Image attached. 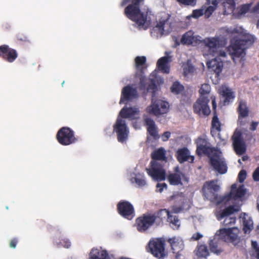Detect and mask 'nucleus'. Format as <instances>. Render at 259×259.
Segmentation results:
<instances>
[{
	"label": "nucleus",
	"mask_w": 259,
	"mask_h": 259,
	"mask_svg": "<svg viewBox=\"0 0 259 259\" xmlns=\"http://www.w3.org/2000/svg\"><path fill=\"white\" fill-rule=\"evenodd\" d=\"M171 27L168 19H162L151 30V35L154 38H159L170 32Z\"/></svg>",
	"instance_id": "f8f14e48"
},
{
	"label": "nucleus",
	"mask_w": 259,
	"mask_h": 259,
	"mask_svg": "<svg viewBox=\"0 0 259 259\" xmlns=\"http://www.w3.org/2000/svg\"><path fill=\"white\" fill-rule=\"evenodd\" d=\"M226 31L229 34H238L241 36L239 39L236 40L234 42H231L229 51L234 60L237 59L241 60L245 55V49L254 42V36L247 33L246 31L240 26L228 28Z\"/></svg>",
	"instance_id": "f257e3e1"
},
{
	"label": "nucleus",
	"mask_w": 259,
	"mask_h": 259,
	"mask_svg": "<svg viewBox=\"0 0 259 259\" xmlns=\"http://www.w3.org/2000/svg\"><path fill=\"white\" fill-rule=\"evenodd\" d=\"M238 161L239 163H241V160L240 159H239Z\"/></svg>",
	"instance_id": "774afa93"
},
{
	"label": "nucleus",
	"mask_w": 259,
	"mask_h": 259,
	"mask_svg": "<svg viewBox=\"0 0 259 259\" xmlns=\"http://www.w3.org/2000/svg\"><path fill=\"white\" fill-rule=\"evenodd\" d=\"M130 180L132 183H135L139 187H142L146 185L143 174L140 173L137 168H135L130 172Z\"/></svg>",
	"instance_id": "393cba45"
},
{
	"label": "nucleus",
	"mask_w": 259,
	"mask_h": 259,
	"mask_svg": "<svg viewBox=\"0 0 259 259\" xmlns=\"http://www.w3.org/2000/svg\"><path fill=\"white\" fill-rule=\"evenodd\" d=\"M253 178L254 181H259V167H257L253 174Z\"/></svg>",
	"instance_id": "864d4df0"
},
{
	"label": "nucleus",
	"mask_w": 259,
	"mask_h": 259,
	"mask_svg": "<svg viewBox=\"0 0 259 259\" xmlns=\"http://www.w3.org/2000/svg\"><path fill=\"white\" fill-rule=\"evenodd\" d=\"M130 1H131V0H122V1L121 2L120 5L121 6H124L126 4H127Z\"/></svg>",
	"instance_id": "bf43d9fd"
},
{
	"label": "nucleus",
	"mask_w": 259,
	"mask_h": 259,
	"mask_svg": "<svg viewBox=\"0 0 259 259\" xmlns=\"http://www.w3.org/2000/svg\"><path fill=\"white\" fill-rule=\"evenodd\" d=\"M221 131L220 123L217 116L214 115L212 120V130L211 134L212 136H214L215 133L219 132Z\"/></svg>",
	"instance_id": "58836bf2"
},
{
	"label": "nucleus",
	"mask_w": 259,
	"mask_h": 259,
	"mask_svg": "<svg viewBox=\"0 0 259 259\" xmlns=\"http://www.w3.org/2000/svg\"><path fill=\"white\" fill-rule=\"evenodd\" d=\"M10 246L11 248H15L16 247V242L15 241H12L10 243Z\"/></svg>",
	"instance_id": "13d9d810"
},
{
	"label": "nucleus",
	"mask_w": 259,
	"mask_h": 259,
	"mask_svg": "<svg viewBox=\"0 0 259 259\" xmlns=\"http://www.w3.org/2000/svg\"><path fill=\"white\" fill-rule=\"evenodd\" d=\"M234 201H235V205L228 207L223 211L218 213L217 216L218 220L220 221L224 219L223 223L226 227H230L235 224L236 222L235 218L231 217L230 215L235 212L239 211L240 206L242 204V201L238 200Z\"/></svg>",
	"instance_id": "1a4fd4ad"
},
{
	"label": "nucleus",
	"mask_w": 259,
	"mask_h": 259,
	"mask_svg": "<svg viewBox=\"0 0 259 259\" xmlns=\"http://www.w3.org/2000/svg\"><path fill=\"white\" fill-rule=\"evenodd\" d=\"M163 79L160 76H157V71H154L150 75L149 79L145 77L141 76L140 78L141 87L145 89L148 84L147 90L148 92H154L156 89V83L158 84L163 83Z\"/></svg>",
	"instance_id": "ddd939ff"
},
{
	"label": "nucleus",
	"mask_w": 259,
	"mask_h": 259,
	"mask_svg": "<svg viewBox=\"0 0 259 259\" xmlns=\"http://www.w3.org/2000/svg\"><path fill=\"white\" fill-rule=\"evenodd\" d=\"M204 9H202V7L200 9L195 10L193 11L192 14L191 15H189L187 17L188 19H190L191 17H193L195 19L198 18L204 14Z\"/></svg>",
	"instance_id": "c03bdc74"
},
{
	"label": "nucleus",
	"mask_w": 259,
	"mask_h": 259,
	"mask_svg": "<svg viewBox=\"0 0 259 259\" xmlns=\"http://www.w3.org/2000/svg\"><path fill=\"white\" fill-rule=\"evenodd\" d=\"M195 71V68L191 61L188 60L186 63L183 65V74L185 76H188Z\"/></svg>",
	"instance_id": "ea45409f"
},
{
	"label": "nucleus",
	"mask_w": 259,
	"mask_h": 259,
	"mask_svg": "<svg viewBox=\"0 0 259 259\" xmlns=\"http://www.w3.org/2000/svg\"><path fill=\"white\" fill-rule=\"evenodd\" d=\"M146 62V58L144 56L137 57L135 59V65L138 69H141Z\"/></svg>",
	"instance_id": "37998d69"
},
{
	"label": "nucleus",
	"mask_w": 259,
	"mask_h": 259,
	"mask_svg": "<svg viewBox=\"0 0 259 259\" xmlns=\"http://www.w3.org/2000/svg\"><path fill=\"white\" fill-rule=\"evenodd\" d=\"M195 251L198 257L206 258L209 254L208 249L205 245H198Z\"/></svg>",
	"instance_id": "e433bc0d"
},
{
	"label": "nucleus",
	"mask_w": 259,
	"mask_h": 259,
	"mask_svg": "<svg viewBox=\"0 0 259 259\" xmlns=\"http://www.w3.org/2000/svg\"><path fill=\"white\" fill-rule=\"evenodd\" d=\"M246 177V171L244 170H241L238 175L239 183H237L232 185L229 195L225 196L223 199V201L231 198H233L234 200H238L242 201L243 197L246 193V189L241 183L244 181Z\"/></svg>",
	"instance_id": "6e6552de"
},
{
	"label": "nucleus",
	"mask_w": 259,
	"mask_h": 259,
	"mask_svg": "<svg viewBox=\"0 0 259 259\" xmlns=\"http://www.w3.org/2000/svg\"><path fill=\"white\" fill-rule=\"evenodd\" d=\"M119 213L124 218L131 220L134 217L133 205L127 201L120 202L118 204Z\"/></svg>",
	"instance_id": "a211bd4d"
},
{
	"label": "nucleus",
	"mask_w": 259,
	"mask_h": 259,
	"mask_svg": "<svg viewBox=\"0 0 259 259\" xmlns=\"http://www.w3.org/2000/svg\"><path fill=\"white\" fill-rule=\"evenodd\" d=\"M167 187V185L164 183H157L156 187H157V192L161 193L163 191L164 189H166Z\"/></svg>",
	"instance_id": "8fccbe9b"
},
{
	"label": "nucleus",
	"mask_w": 259,
	"mask_h": 259,
	"mask_svg": "<svg viewBox=\"0 0 259 259\" xmlns=\"http://www.w3.org/2000/svg\"><path fill=\"white\" fill-rule=\"evenodd\" d=\"M177 1L183 5L193 6L196 4V0H177Z\"/></svg>",
	"instance_id": "de8ad7c7"
},
{
	"label": "nucleus",
	"mask_w": 259,
	"mask_h": 259,
	"mask_svg": "<svg viewBox=\"0 0 259 259\" xmlns=\"http://www.w3.org/2000/svg\"><path fill=\"white\" fill-rule=\"evenodd\" d=\"M251 246L253 249V255L259 259V246L256 241H252Z\"/></svg>",
	"instance_id": "a18cd8bd"
},
{
	"label": "nucleus",
	"mask_w": 259,
	"mask_h": 259,
	"mask_svg": "<svg viewBox=\"0 0 259 259\" xmlns=\"http://www.w3.org/2000/svg\"><path fill=\"white\" fill-rule=\"evenodd\" d=\"M204 45V56L211 55L212 57H226V49L223 45L222 41L218 37H207L203 40Z\"/></svg>",
	"instance_id": "423d86ee"
},
{
	"label": "nucleus",
	"mask_w": 259,
	"mask_h": 259,
	"mask_svg": "<svg viewBox=\"0 0 259 259\" xmlns=\"http://www.w3.org/2000/svg\"><path fill=\"white\" fill-rule=\"evenodd\" d=\"M250 13L255 15H259V2L251 10H250Z\"/></svg>",
	"instance_id": "3c124183"
},
{
	"label": "nucleus",
	"mask_w": 259,
	"mask_h": 259,
	"mask_svg": "<svg viewBox=\"0 0 259 259\" xmlns=\"http://www.w3.org/2000/svg\"><path fill=\"white\" fill-rule=\"evenodd\" d=\"M144 120L145 125L147 126V131L149 134L154 139L158 138L157 128L154 120L147 115L144 116Z\"/></svg>",
	"instance_id": "cd10ccee"
},
{
	"label": "nucleus",
	"mask_w": 259,
	"mask_h": 259,
	"mask_svg": "<svg viewBox=\"0 0 259 259\" xmlns=\"http://www.w3.org/2000/svg\"><path fill=\"white\" fill-rule=\"evenodd\" d=\"M224 8V14L228 15L233 12L235 8V5L232 2V1L227 0L223 4Z\"/></svg>",
	"instance_id": "a19ab883"
},
{
	"label": "nucleus",
	"mask_w": 259,
	"mask_h": 259,
	"mask_svg": "<svg viewBox=\"0 0 259 259\" xmlns=\"http://www.w3.org/2000/svg\"><path fill=\"white\" fill-rule=\"evenodd\" d=\"M184 90V87L178 81L174 82L171 87V92L175 94H181Z\"/></svg>",
	"instance_id": "79ce46f5"
},
{
	"label": "nucleus",
	"mask_w": 259,
	"mask_h": 259,
	"mask_svg": "<svg viewBox=\"0 0 259 259\" xmlns=\"http://www.w3.org/2000/svg\"><path fill=\"white\" fill-rule=\"evenodd\" d=\"M238 111L239 112V116L238 118V123L240 125L245 124V120L243 118L248 116V110L246 106V102L244 101H240L238 107Z\"/></svg>",
	"instance_id": "473e14b6"
},
{
	"label": "nucleus",
	"mask_w": 259,
	"mask_h": 259,
	"mask_svg": "<svg viewBox=\"0 0 259 259\" xmlns=\"http://www.w3.org/2000/svg\"><path fill=\"white\" fill-rule=\"evenodd\" d=\"M59 142L64 145H68L75 141L73 132L68 127H63L59 131L57 135Z\"/></svg>",
	"instance_id": "4468645a"
},
{
	"label": "nucleus",
	"mask_w": 259,
	"mask_h": 259,
	"mask_svg": "<svg viewBox=\"0 0 259 259\" xmlns=\"http://www.w3.org/2000/svg\"><path fill=\"white\" fill-rule=\"evenodd\" d=\"M251 7V4H246L242 6L239 11V13L240 15H243L246 14L249 10Z\"/></svg>",
	"instance_id": "49530a36"
},
{
	"label": "nucleus",
	"mask_w": 259,
	"mask_h": 259,
	"mask_svg": "<svg viewBox=\"0 0 259 259\" xmlns=\"http://www.w3.org/2000/svg\"><path fill=\"white\" fill-rule=\"evenodd\" d=\"M170 136V133L168 132H165L162 136V140L164 142L166 141Z\"/></svg>",
	"instance_id": "5fc2aeb1"
},
{
	"label": "nucleus",
	"mask_w": 259,
	"mask_h": 259,
	"mask_svg": "<svg viewBox=\"0 0 259 259\" xmlns=\"http://www.w3.org/2000/svg\"><path fill=\"white\" fill-rule=\"evenodd\" d=\"M167 179L169 183L174 185L181 184L182 181L188 182L187 178L179 170L178 167H175V172L169 174Z\"/></svg>",
	"instance_id": "aec40b11"
},
{
	"label": "nucleus",
	"mask_w": 259,
	"mask_h": 259,
	"mask_svg": "<svg viewBox=\"0 0 259 259\" xmlns=\"http://www.w3.org/2000/svg\"><path fill=\"white\" fill-rule=\"evenodd\" d=\"M203 236V235L200 233H195L192 235L191 239L196 241L201 239Z\"/></svg>",
	"instance_id": "603ef678"
},
{
	"label": "nucleus",
	"mask_w": 259,
	"mask_h": 259,
	"mask_svg": "<svg viewBox=\"0 0 259 259\" xmlns=\"http://www.w3.org/2000/svg\"><path fill=\"white\" fill-rule=\"evenodd\" d=\"M239 230L238 228L233 227L230 229L228 242L238 247H243L245 241L238 236Z\"/></svg>",
	"instance_id": "b1692460"
},
{
	"label": "nucleus",
	"mask_w": 259,
	"mask_h": 259,
	"mask_svg": "<svg viewBox=\"0 0 259 259\" xmlns=\"http://www.w3.org/2000/svg\"><path fill=\"white\" fill-rule=\"evenodd\" d=\"M90 259H110V257L106 250L93 248L90 253Z\"/></svg>",
	"instance_id": "2f4dec72"
},
{
	"label": "nucleus",
	"mask_w": 259,
	"mask_h": 259,
	"mask_svg": "<svg viewBox=\"0 0 259 259\" xmlns=\"http://www.w3.org/2000/svg\"><path fill=\"white\" fill-rule=\"evenodd\" d=\"M181 211V209L179 207L174 208L172 209L171 211H170V213H171V214L174 215L173 213H178L180 212Z\"/></svg>",
	"instance_id": "6e6d98bb"
},
{
	"label": "nucleus",
	"mask_w": 259,
	"mask_h": 259,
	"mask_svg": "<svg viewBox=\"0 0 259 259\" xmlns=\"http://www.w3.org/2000/svg\"><path fill=\"white\" fill-rule=\"evenodd\" d=\"M144 0H132L127 6L124 13L126 17L134 22V25L140 29H146L150 24L151 11L147 9L141 10L140 7Z\"/></svg>",
	"instance_id": "f03ea898"
},
{
	"label": "nucleus",
	"mask_w": 259,
	"mask_h": 259,
	"mask_svg": "<svg viewBox=\"0 0 259 259\" xmlns=\"http://www.w3.org/2000/svg\"><path fill=\"white\" fill-rule=\"evenodd\" d=\"M257 207L259 211V196L258 197L257 199Z\"/></svg>",
	"instance_id": "e2e57ef3"
},
{
	"label": "nucleus",
	"mask_w": 259,
	"mask_h": 259,
	"mask_svg": "<svg viewBox=\"0 0 259 259\" xmlns=\"http://www.w3.org/2000/svg\"><path fill=\"white\" fill-rule=\"evenodd\" d=\"M64 82H65V81H63V82L62 83V87L63 86V84H64Z\"/></svg>",
	"instance_id": "338daca9"
},
{
	"label": "nucleus",
	"mask_w": 259,
	"mask_h": 259,
	"mask_svg": "<svg viewBox=\"0 0 259 259\" xmlns=\"http://www.w3.org/2000/svg\"><path fill=\"white\" fill-rule=\"evenodd\" d=\"M169 108V103L161 99H157L153 96L151 104L146 108L147 113L159 117L166 114Z\"/></svg>",
	"instance_id": "9d476101"
},
{
	"label": "nucleus",
	"mask_w": 259,
	"mask_h": 259,
	"mask_svg": "<svg viewBox=\"0 0 259 259\" xmlns=\"http://www.w3.org/2000/svg\"><path fill=\"white\" fill-rule=\"evenodd\" d=\"M218 239L214 236L212 240H211L209 242V249L210 250L217 254H220L222 251V249L219 245Z\"/></svg>",
	"instance_id": "4c0bfd02"
},
{
	"label": "nucleus",
	"mask_w": 259,
	"mask_h": 259,
	"mask_svg": "<svg viewBox=\"0 0 259 259\" xmlns=\"http://www.w3.org/2000/svg\"><path fill=\"white\" fill-rule=\"evenodd\" d=\"M247 159H248V157L247 156H243L242 157V159L243 161H245V160H247Z\"/></svg>",
	"instance_id": "680f3d73"
},
{
	"label": "nucleus",
	"mask_w": 259,
	"mask_h": 259,
	"mask_svg": "<svg viewBox=\"0 0 259 259\" xmlns=\"http://www.w3.org/2000/svg\"><path fill=\"white\" fill-rule=\"evenodd\" d=\"M177 157L178 160L180 163L185 161L193 162L194 160V156L190 155V151L187 148H183L178 149L177 152Z\"/></svg>",
	"instance_id": "c85d7f7f"
},
{
	"label": "nucleus",
	"mask_w": 259,
	"mask_h": 259,
	"mask_svg": "<svg viewBox=\"0 0 259 259\" xmlns=\"http://www.w3.org/2000/svg\"><path fill=\"white\" fill-rule=\"evenodd\" d=\"M0 56L12 62L17 57V54L15 50L9 48L7 45H4L0 47Z\"/></svg>",
	"instance_id": "a878e982"
},
{
	"label": "nucleus",
	"mask_w": 259,
	"mask_h": 259,
	"mask_svg": "<svg viewBox=\"0 0 259 259\" xmlns=\"http://www.w3.org/2000/svg\"><path fill=\"white\" fill-rule=\"evenodd\" d=\"M168 242L170 244L174 253H176V258H178L181 255L180 253L184 248V244L182 238L179 237H174L169 238Z\"/></svg>",
	"instance_id": "4be33fe9"
},
{
	"label": "nucleus",
	"mask_w": 259,
	"mask_h": 259,
	"mask_svg": "<svg viewBox=\"0 0 259 259\" xmlns=\"http://www.w3.org/2000/svg\"><path fill=\"white\" fill-rule=\"evenodd\" d=\"M200 37L195 35L192 31H189L185 33L181 39V41L184 44H195L200 40Z\"/></svg>",
	"instance_id": "7c9ffc66"
},
{
	"label": "nucleus",
	"mask_w": 259,
	"mask_h": 259,
	"mask_svg": "<svg viewBox=\"0 0 259 259\" xmlns=\"http://www.w3.org/2000/svg\"><path fill=\"white\" fill-rule=\"evenodd\" d=\"M171 52H165V56L160 58L157 62L158 69L163 73H168L169 72V63L171 61Z\"/></svg>",
	"instance_id": "412c9836"
},
{
	"label": "nucleus",
	"mask_w": 259,
	"mask_h": 259,
	"mask_svg": "<svg viewBox=\"0 0 259 259\" xmlns=\"http://www.w3.org/2000/svg\"><path fill=\"white\" fill-rule=\"evenodd\" d=\"M139 110L137 107L123 108L119 112V116L117 119L113 127V131L116 132L117 136L118 141L120 142H124L126 140L128 135V130L125 120L123 118L134 119L139 117Z\"/></svg>",
	"instance_id": "20e7f679"
},
{
	"label": "nucleus",
	"mask_w": 259,
	"mask_h": 259,
	"mask_svg": "<svg viewBox=\"0 0 259 259\" xmlns=\"http://www.w3.org/2000/svg\"><path fill=\"white\" fill-rule=\"evenodd\" d=\"M153 160L151 162V166L147 168L149 176L155 181H163L165 178V172L163 168V163L166 159L165 151L164 148H160L152 153Z\"/></svg>",
	"instance_id": "39448f33"
},
{
	"label": "nucleus",
	"mask_w": 259,
	"mask_h": 259,
	"mask_svg": "<svg viewBox=\"0 0 259 259\" xmlns=\"http://www.w3.org/2000/svg\"><path fill=\"white\" fill-rule=\"evenodd\" d=\"M196 143V152L198 155H207L214 170L220 174H225L227 171V166L221 152L218 149L211 148L209 143L203 139L198 138Z\"/></svg>",
	"instance_id": "7ed1b4c3"
},
{
	"label": "nucleus",
	"mask_w": 259,
	"mask_h": 259,
	"mask_svg": "<svg viewBox=\"0 0 259 259\" xmlns=\"http://www.w3.org/2000/svg\"><path fill=\"white\" fill-rule=\"evenodd\" d=\"M258 125V122H252L251 125L250 129L252 131H254L256 129V126Z\"/></svg>",
	"instance_id": "4d7b16f0"
},
{
	"label": "nucleus",
	"mask_w": 259,
	"mask_h": 259,
	"mask_svg": "<svg viewBox=\"0 0 259 259\" xmlns=\"http://www.w3.org/2000/svg\"><path fill=\"white\" fill-rule=\"evenodd\" d=\"M210 90V86L207 83L202 84L199 90L200 97L194 104V111L199 115H208L210 113L208 106L209 101L208 97Z\"/></svg>",
	"instance_id": "0eeeda50"
},
{
	"label": "nucleus",
	"mask_w": 259,
	"mask_h": 259,
	"mask_svg": "<svg viewBox=\"0 0 259 259\" xmlns=\"http://www.w3.org/2000/svg\"><path fill=\"white\" fill-rule=\"evenodd\" d=\"M156 217L154 215H144L137 219V229L140 232L146 230L152 226L155 221Z\"/></svg>",
	"instance_id": "f3484780"
},
{
	"label": "nucleus",
	"mask_w": 259,
	"mask_h": 259,
	"mask_svg": "<svg viewBox=\"0 0 259 259\" xmlns=\"http://www.w3.org/2000/svg\"><path fill=\"white\" fill-rule=\"evenodd\" d=\"M207 3L208 5L210 4V3L209 4V3L207 2ZM218 1L212 0L211 3V5H210L208 7H206V6L202 7V9H204V14L207 18L210 17V16L214 12L218 5Z\"/></svg>",
	"instance_id": "c9c22d12"
},
{
	"label": "nucleus",
	"mask_w": 259,
	"mask_h": 259,
	"mask_svg": "<svg viewBox=\"0 0 259 259\" xmlns=\"http://www.w3.org/2000/svg\"><path fill=\"white\" fill-rule=\"evenodd\" d=\"M149 247L152 254L158 258H161L165 255L164 244L159 239L150 241Z\"/></svg>",
	"instance_id": "2eb2a0df"
},
{
	"label": "nucleus",
	"mask_w": 259,
	"mask_h": 259,
	"mask_svg": "<svg viewBox=\"0 0 259 259\" xmlns=\"http://www.w3.org/2000/svg\"><path fill=\"white\" fill-rule=\"evenodd\" d=\"M137 92L135 88L127 85L122 90V97L120 101V104L124 103L125 101H131L137 97Z\"/></svg>",
	"instance_id": "5701e85b"
},
{
	"label": "nucleus",
	"mask_w": 259,
	"mask_h": 259,
	"mask_svg": "<svg viewBox=\"0 0 259 259\" xmlns=\"http://www.w3.org/2000/svg\"><path fill=\"white\" fill-rule=\"evenodd\" d=\"M233 145L234 150L237 154H242L245 151V145L242 138L241 133L238 130H236L233 136Z\"/></svg>",
	"instance_id": "dca6fc26"
},
{
	"label": "nucleus",
	"mask_w": 259,
	"mask_h": 259,
	"mask_svg": "<svg viewBox=\"0 0 259 259\" xmlns=\"http://www.w3.org/2000/svg\"><path fill=\"white\" fill-rule=\"evenodd\" d=\"M230 229V228L220 229L216 232L214 237L218 240L228 242Z\"/></svg>",
	"instance_id": "f704fd0d"
},
{
	"label": "nucleus",
	"mask_w": 259,
	"mask_h": 259,
	"mask_svg": "<svg viewBox=\"0 0 259 259\" xmlns=\"http://www.w3.org/2000/svg\"><path fill=\"white\" fill-rule=\"evenodd\" d=\"M60 243L62 246L66 248L70 247L71 245V242L66 238L63 239Z\"/></svg>",
	"instance_id": "09e8293b"
},
{
	"label": "nucleus",
	"mask_w": 259,
	"mask_h": 259,
	"mask_svg": "<svg viewBox=\"0 0 259 259\" xmlns=\"http://www.w3.org/2000/svg\"><path fill=\"white\" fill-rule=\"evenodd\" d=\"M240 221L242 222L245 233L249 232L253 228V221L247 214L242 213L240 216Z\"/></svg>",
	"instance_id": "72a5a7b5"
},
{
	"label": "nucleus",
	"mask_w": 259,
	"mask_h": 259,
	"mask_svg": "<svg viewBox=\"0 0 259 259\" xmlns=\"http://www.w3.org/2000/svg\"><path fill=\"white\" fill-rule=\"evenodd\" d=\"M134 127H135V128H136V129H138V128H139V126H138V125H135V124L134 125Z\"/></svg>",
	"instance_id": "0e129e2a"
},
{
	"label": "nucleus",
	"mask_w": 259,
	"mask_h": 259,
	"mask_svg": "<svg viewBox=\"0 0 259 259\" xmlns=\"http://www.w3.org/2000/svg\"><path fill=\"white\" fill-rule=\"evenodd\" d=\"M220 57H215L214 59L207 62L208 69L210 71L214 72L217 75H219L222 71L223 67V61Z\"/></svg>",
	"instance_id": "bb28decb"
},
{
	"label": "nucleus",
	"mask_w": 259,
	"mask_h": 259,
	"mask_svg": "<svg viewBox=\"0 0 259 259\" xmlns=\"http://www.w3.org/2000/svg\"><path fill=\"white\" fill-rule=\"evenodd\" d=\"M220 93L224 98V104L227 105L232 102L235 98V95L232 90L226 85H223L220 89Z\"/></svg>",
	"instance_id": "c756f323"
},
{
	"label": "nucleus",
	"mask_w": 259,
	"mask_h": 259,
	"mask_svg": "<svg viewBox=\"0 0 259 259\" xmlns=\"http://www.w3.org/2000/svg\"><path fill=\"white\" fill-rule=\"evenodd\" d=\"M158 217L161 219L167 218V221L172 225L174 228H178L180 226V222L176 215H172L170 211L163 209L160 210L158 213Z\"/></svg>",
	"instance_id": "6ab92c4d"
},
{
	"label": "nucleus",
	"mask_w": 259,
	"mask_h": 259,
	"mask_svg": "<svg viewBox=\"0 0 259 259\" xmlns=\"http://www.w3.org/2000/svg\"><path fill=\"white\" fill-rule=\"evenodd\" d=\"M203 193L205 197L210 201H216L218 203H226L228 201H233V198L229 199L228 200L223 201V197L220 201L217 200L218 194L217 192L220 189V186L218 181H211L206 182L203 185Z\"/></svg>",
	"instance_id": "9b49d317"
},
{
	"label": "nucleus",
	"mask_w": 259,
	"mask_h": 259,
	"mask_svg": "<svg viewBox=\"0 0 259 259\" xmlns=\"http://www.w3.org/2000/svg\"><path fill=\"white\" fill-rule=\"evenodd\" d=\"M212 107L214 109H215L217 107V104L215 102L214 98L212 101Z\"/></svg>",
	"instance_id": "052dcab7"
},
{
	"label": "nucleus",
	"mask_w": 259,
	"mask_h": 259,
	"mask_svg": "<svg viewBox=\"0 0 259 259\" xmlns=\"http://www.w3.org/2000/svg\"><path fill=\"white\" fill-rule=\"evenodd\" d=\"M256 25H257V27L258 28H259V20L257 21V24H256Z\"/></svg>",
	"instance_id": "69168bd1"
}]
</instances>
